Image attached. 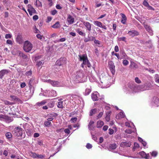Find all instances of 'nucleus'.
<instances>
[{"mask_svg": "<svg viewBox=\"0 0 159 159\" xmlns=\"http://www.w3.org/2000/svg\"><path fill=\"white\" fill-rule=\"evenodd\" d=\"M76 77V79L80 80L81 81H84L87 76L82 71L80 70L77 72Z\"/></svg>", "mask_w": 159, "mask_h": 159, "instance_id": "3", "label": "nucleus"}, {"mask_svg": "<svg viewBox=\"0 0 159 159\" xmlns=\"http://www.w3.org/2000/svg\"><path fill=\"white\" fill-rule=\"evenodd\" d=\"M130 66L133 68H137L138 67L137 64L133 62H131Z\"/></svg>", "mask_w": 159, "mask_h": 159, "instance_id": "32", "label": "nucleus"}, {"mask_svg": "<svg viewBox=\"0 0 159 159\" xmlns=\"http://www.w3.org/2000/svg\"><path fill=\"white\" fill-rule=\"evenodd\" d=\"M120 15L122 16L121 22L123 24H125L126 21L127 19L126 16L123 13H121Z\"/></svg>", "mask_w": 159, "mask_h": 159, "instance_id": "18", "label": "nucleus"}, {"mask_svg": "<svg viewBox=\"0 0 159 159\" xmlns=\"http://www.w3.org/2000/svg\"><path fill=\"white\" fill-rule=\"evenodd\" d=\"M51 95L52 96L56 97L57 95L56 91L54 90H52L51 92Z\"/></svg>", "mask_w": 159, "mask_h": 159, "instance_id": "42", "label": "nucleus"}, {"mask_svg": "<svg viewBox=\"0 0 159 159\" xmlns=\"http://www.w3.org/2000/svg\"><path fill=\"white\" fill-rule=\"evenodd\" d=\"M99 96V93L97 92H95L92 94L91 98L93 101H96L98 100Z\"/></svg>", "mask_w": 159, "mask_h": 159, "instance_id": "8", "label": "nucleus"}, {"mask_svg": "<svg viewBox=\"0 0 159 159\" xmlns=\"http://www.w3.org/2000/svg\"><path fill=\"white\" fill-rule=\"evenodd\" d=\"M109 133L110 134H112L114 133V130L111 129H109Z\"/></svg>", "mask_w": 159, "mask_h": 159, "instance_id": "61", "label": "nucleus"}, {"mask_svg": "<svg viewBox=\"0 0 159 159\" xmlns=\"http://www.w3.org/2000/svg\"><path fill=\"white\" fill-rule=\"evenodd\" d=\"M94 122L93 121L91 120L88 125V129L90 130H93L95 128V126L93 125L94 124Z\"/></svg>", "mask_w": 159, "mask_h": 159, "instance_id": "16", "label": "nucleus"}, {"mask_svg": "<svg viewBox=\"0 0 159 159\" xmlns=\"http://www.w3.org/2000/svg\"><path fill=\"white\" fill-rule=\"evenodd\" d=\"M13 131L14 134L17 136L20 137L24 138L25 136V133L24 130L21 127L18 126L15 127Z\"/></svg>", "mask_w": 159, "mask_h": 159, "instance_id": "1", "label": "nucleus"}, {"mask_svg": "<svg viewBox=\"0 0 159 159\" xmlns=\"http://www.w3.org/2000/svg\"><path fill=\"white\" fill-rule=\"evenodd\" d=\"M51 124V122L48 120L44 122V125L46 126H48L50 125Z\"/></svg>", "mask_w": 159, "mask_h": 159, "instance_id": "49", "label": "nucleus"}, {"mask_svg": "<svg viewBox=\"0 0 159 159\" xmlns=\"http://www.w3.org/2000/svg\"><path fill=\"white\" fill-rule=\"evenodd\" d=\"M32 74L31 70H29L28 71H27L25 73V75L26 76H30Z\"/></svg>", "mask_w": 159, "mask_h": 159, "instance_id": "58", "label": "nucleus"}, {"mask_svg": "<svg viewBox=\"0 0 159 159\" xmlns=\"http://www.w3.org/2000/svg\"><path fill=\"white\" fill-rule=\"evenodd\" d=\"M33 45L29 41H25L24 43L23 49L24 51L26 52H29L33 48Z\"/></svg>", "mask_w": 159, "mask_h": 159, "instance_id": "2", "label": "nucleus"}, {"mask_svg": "<svg viewBox=\"0 0 159 159\" xmlns=\"http://www.w3.org/2000/svg\"><path fill=\"white\" fill-rule=\"evenodd\" d=\"M84 25L86 28L87 30L90 31L91 30V25L90 23L88 22H84Z\"/></svg>", "mask_w": 159, "mask_h": 159, "instance_id": "13", "label": "nucleus"}, {"mask_svg": "<svg viewBox=\"0 0 159 159\" xmlns=\"http://www.w3.org/2000/svg\"><path fill=\"white\" fill-rule=\"evenodd\" d=\"M33 19L34 20H36L38 19V16L37 15H34L33 16Z\"/></svg>", "mask_w": 159, "mask_h": 159, "instance_id": "63", "label": "nucleus"}, {"mask_svg": "<svg viewBox=\"0 0 159 159\" xmlns=\"http://www.w3.org/2000/svg\"><path fill=\"white\" fill-rule=\"evenodd\" d=\"M126 37H125L118 38V40L119 41H125V42H126Z\"/></svg>", "mask_w": 159, "mask_h": 159, "instance_id": "43", "label": "nucleus"}, {"mask_svg": "<svg viewBox=\"0 0 159 159\" xmlns=\"http://www.w3.org/2000/svg\"><path fill=\"white\" fill-rule=\"evenodd\" d=\"M143 4L145 6L148 8L150 10H154L153 8L151 6H150L147 2L146 0L144 1L143 2Z\"/></svg>", "mask_w": 159, "mask_h": 159, "instance_id": "17", "label": "nucleus"}, {"mask_svg": "<svg viewBox=\"0 0 159 159\" xmlns=\"http://www.w3.org/2000/svg\"><path fill=\"white\" fill-rule=\"evenodd\" d=\"M6 115L0 114V119L1 120H4Z\"/></svg>", "mask_w": 159, "mask_h": 159, "instance_id": "62", "label": "nucleus"}, {"mask_svg": "<svg viewBox=\"0 0 159 159\" xmlns=\"http://www.w3.org/2000/svg\"><path fill=\"white\" fill-rule=\"evenodd\" d=\"M3 102L6 105H9L12 104V103L11 102L7 100H4L3 101Z\"/></svg>", "mask_w": 159, "mask_h": 159, "instance_id": "47", "label": "nucleus"}, {"mask_svg": "<svg viewBox=\"0 0 159 159\" xmlns=\"http://www.w3.org/2000/svg\"><path fill=\"white\" fill-rule=\"evenodd\" d=\"M62 102H59L57 103V106L58 108H62L63 107L62 105Z\"/></svg>", "mask_w": 159, "mask_h": 159, "instance_id": "44", "label": "nucleus"}, {"mask_svg": "<svg viewBox=\"0 0 159 159\" xmlns=\"http://www.w3.org/2000/svg\"><path fill=\"white\" fill-rule=\"evenodd\" d=\"M46 102V101L45 100H43L41 102H38L37 103V105L39 106H40L43 105L45 104Z\"/></svg>", "mask_w": 159, "mask_h": 159, "instance_id": "37", "label": "nucleus"}, {"mask_svg": "<svg viewBox=\"0 0 159 159\" xmlns=\"http://www.w3.org/2000/svg\"><path fill=\"white\" fill-rule=\"evenodd\" d=\"M12 37V35L11 34H6L5 38L6 39H10Z\"/></svg>", "mask_w": 159, "mask_h": 159, "instance_id": "48", "label": "nucleus"}, {"mask_svg": "<svg viewBox=\"0 0 159 159\" xmlns=\"http://www.w3.org/2000/svg\"><path fill=\"white\" fill-rule=\"evenodd\" d=\"M76 32L78 33L80 35L82 36H85V34L83 33L82 31L80 30V28H78L76 29Z\"/></svg>", "mask_w": 159, "mask_h": 159, "instance_id": "25", "label": "nucleus"}, {"mask_svg": "<svg viewBox=\"0 0 159 159\" xmlns=\"http://www.w3.org/2000/svg\"><path fill=\"white\" fill-rule=\"evenodd\" d=\"M128 34L130 36L132 37L136 36L139 35V33L136 30H132L129 31Z\"/></svg>", "mask_w": 159, "mask_h": 159, "instance_id": "9", "label": "nucleus"}, {"mask_svg": "<svg viewBox=\"0 0 159 159\" xmlns=\"http://www.w3.org/2000/svg\"><path fill=\"white\" fill-rule=\"evenodd\" d=\"M153 102L156 104H158L159 102L158 98L156 97H154L153 98Z\"/></svg>", "mask_w": 159, "mask_h": 159, "instance_id": "38", "label": "nucleus"}, {"mask_svg": "<svg viewBox=\"0 0 159 159\" xmlns=\"http://www.w3.org/2000/svg\"><path fill=\"white\" fill-rule=\"evenodd\" d=\"M19 55L23 57L24 59H26L27 58V56L23 53L20 52L19 53Z\"/></svg>", "mask_w": 159, "mask_h": 159, "instance_id": "40", "label": "nucleus"}, {"mask_svg": "<svg viewBox=\"0 0 159 159\" xmlns=\"http://www.w3.org/2000/svg\"><path fill=\"white\" fill-rule=\"evenodd\" d=\"M109 65L110 70L112 74L113 75L115 73V66L114 64L112 62H111L110 63H109Z\"/></svg>", "mask_w": 159, "mask_h": 159, "instance_id": "15", "label": "nucleus"}, {"mask_svg": "<svg viewBox=\"0 0 159 159\" xmlns=\"http://www.w3.org/2000/svg\"><path fill=\"white\" fill-rule=\"evenodd\" d=\"M16 42L20 44H21L23 43L22 37L20 34H18L16 38Z\"/></svg>", "mask_w": 159, "mask_h": 159, "instance_id": "7", "label": "nucleus"}, {"mask_svg": "<svg viewBox=\"0 0 159 159\" xmlns=\"http://www.w3.org/2000/svg\"><path fill=\"white\" fill-rule=\"evenodd\" d=\"M67 21L69 24H72L74 22L75 19L70 14L67 15Z\"/></svg>", "mask_w": 159, "mask_h": 159, "instance_id": "10", "label": "nucleus"}, {"mask_svg": "<svg viewBox=\"0 0 159 159\" xmlns=\"http://www.w3.org/2000/svg\"><path fill=\"white\" fill-rule=\"evenodd\" d=\"M77 120V118L76 117H74L71 118L70 121L72 123H74Z\"/></svg>", "mask_w": 159, "mask_h": 159, "instance_id": "57", "label": "nucleus"}, {"mask_svg": "<svg viewBox=\"0 0 159 159\" xmlns=\"http://www.w3.org/2000/svg\"><path fill=\"white\" fill-rule=\"evenodd\" d=\"M134 129V130H131V129H126L125 131V133H127V134H130L132 132H134V131L135 130H136L135 129Z\"/></svg>", "mask_w": 159, "mask_h": 159, "instance_id": "33", "label": "nucleus"}, {"mask_svg": "<svg viewBox=\"0 0 159 159\" xmlns=\"http://www.w3.org/2000/svg\"><path fill=\"white\" fill-rule=\"evenodd\" d=\"M145 89L146 90L149 89L152 87V85L150 83H147L144 84Z\"/></svg>", "mask_w": 159, "mask_h": 159, "instance_id": "24", "label": "nucleus"}, {"mask_svg": "<svg viewBox=\"0 0 159 159\" xmlns=\"http://www.w3.org/2000/svg\"><path fill=\"white\" fill-rule=\"evenodd\" d=\"M151 155L154 157H155L157 156V153L156 151H153L151 153Z\"/></svg>", "mask_w": 159, "mask_h": 159, "instance_id": "50", "label": "nucleus"}, {"mask_svg": "<svg viewBox=\"0 0 159 159\" xmlns=\"http://www.w3.org/2000/svg\"><path fill=\"white\" fill-rule=\"evenodd\" d=\"M60 26V23L59 22L57 21L52 26V27L55 29H57L59 28Z\"/></svg>", "mask_w": 159, "mask_h": 159, "instance_id": "26", "label": "nucleus"}, {"mask_svg": "<svg viewBox=\"0 0 159 159\" xmlns=\"http://www.w3.org/2000/svg\"><path fill=\"white\" fill-rule=\"evenodd\" d=\"M125 116L124 113L122 112H120L116 116V118L117 119H120L123 118Z\"/></svg>", "mask_w": 159, "mask_h": 159, "instance_id": "19", "label": "nucleus"}, {"mask_svg": "<svg viewBox=\"0 0 159 159\" xmlns=\"http://www.w3.org/2000/svg\"><path fill=\"white\" fill-rule=\"evenodd\" d=\"M117 147L116 144L115 143H114L113 144H110L109 146V148L110 149H115Z\"/></svg>", "mask_w": 159, "mask_h": 159, "instance_id": "28", "label": "nucleus"}, {"mask_svg": "<svg viewBox=\"0 0 159 159\" xmlns=\"http://www.w3.org/2000/svg\"><path fill=\"white\" fill-rule=\"evenodd\" d=\"M120 53L122 55V58H127V56L124 50H121L120 51Z\"/></svg>", "mask_w": 159, "mask_h": 159, "instance_id": "29", "label": "nucleus"}, {"mask_svg": "<svg viewBox=\"0 0 159 159\" xmlns=\"http://www.w3.org/2000/svg\"><path fill=\"white\" fill-rule=\"evenodd\" d=\"M91 91V87H89L86 88L85 90V92L84 93V94L85 95H89Z\"/></svg>", "mask_w": 159, "mask_h": 159, "instance_id": "22", "label": "nucleus"}, {"mask_svg": "<svg viewBox=\"0 0 159 159\" xmlns=\"http://www.w3.org/2000/svg\"><path fill=\"white\" fill-rule=\"evenodd\" d=\"M9 70L3 69L0 71V78L2 79L5 75H7L9 72Z\"/></svg>", "mask_w": 159, "mask_h": 159, "instance_id": "12", "label": "nucleus"}, {"mask_svg": "<svg viewBox=\"0 0 159 159\" xmlns=\"http://www.w3.org/2000/svg\"><path fill=\"white\" fill-rule=\"evenodd\" d=\"M131 145V143L130 142H122L120 144V146L123 147L125 148L126 147H130Z\"/></svg>", "mask_w": 159, "mask_h": 159, "instance_id": "11", "label": "nucleus"}, {"mask_svg": "<svg viewBox=\"0 0 159 159\" xmlns=\"http://www.w3.org/2000/svg\"><path fill=\"white\" fill-rule=\"evenodd\" d=\"M104 125V122L101 120L98 121L97 123V128H101Z\"/></svg>", "mask_w": 159, "mask_h": 159, "instance_id": "21", "label": "nucleus"}, {"mask_svg": "<svg viewBox=\"0 0 159 159\" xmlns=\"http://www.w3.org/2000/svg\"><path fill=\"white\" fill-rule=\"evenodd\" d=\"M57 114L54 113H52L49 114V115H48V116L49 117H53L56 116H57Z\"/></svg>", "mask_w": 159, "mask_h": 159, "instance_id": "54", "label": "nucleus"}, {"mask_svg": "<svg viewBox=\"0 0 159 159\" xmlns=\"http://www.w3.org/2000/svg\"><path fill=\"white\" fill-rule=\"evenodd\" d=\"M6 43L8 44L12 45L13 44L12 41L10 40H7Z\"/></svg>", "mask_w": 159, "mask_h": 159, "instance_id": "60", "label": "nucleus"}, {"mask_svg": "<svg viewBox=\"0 0 159 159\" xmlns=\"http://www.w3.org/2000/svg\"><path fill=\"white\" fill-rule=\"evenodd\" d=\"M135 81L138 84L140 83L141 82V80L139 79L138 77H136L135 79Z\"/></svg>", "mask_w": 159, "mask_h": 159, "instance_id": "56", "label": "nucleus"}, {"mask_svg": "<svg viewBox=\"0 0 159 159\" xmlns=\"http://www.w3.org/2000/svg\"><path fill=\"white\" fill-rule=\"evenodd\" d=\"M94 43L96 44L99 47L101 46L102 45L100 42L98 40L95 39L94 41Z\"/></svg>", "mask_w": 159, "mask_h": 159, "instance_id": "39", "label": "nucleus"}, {"mask_svg": "<svg viewBox=\"0 0 159 159\" xmlns=\"http://www.w3.org/2000/svg\"><path fill=\"white\" fill-rule=\"evenodd\" d=\"M93 23L95 25L97 26L98 27H99L100 28L101 27H102V23L98 21H94Z\"/></svg>", "mask_w": 159, "mask_h": 159, "instance_id": "27", "label": "nucleus"}, {"mask_svg": "<svg viewBox=\"0 0 159 159\" xmlns=\"http://www.w3.org/2000/svg\"><path fill=\"white\" fill-rule=\"evenodd\" d=\"M66 58L65 57H61L56 62L57 65L60 66L66 63Z\"/></svg>", "mask_w": 159, "mask_h": 159, "instance_id": "5", "label": "nucleus"}, {"mask_svg": "<svg viewBox=\"0 0 159 159\" xmlns=\"http://www.w3.org/2000/svg\"><path fill=\"white\" fill-rule=\"evenodd\" d=\"M5 136L8 139H9L11 138L12 137V135L9 132H8L6 133L5 134Z\"/></svg>", "mask_w": 159, "mask_h": 159, "instance_id": "30", "label": "nucleus"}, {"mask_svg": "<svg viewBox=\"0 0 159 159\" xmlns=\"http://www.w3.org/2000/svg\"><path fill=\"white\" fill-rule=\"evenodd\" d=\"M115 51L116 52H117L119 51V47L118 46L116 45L115 47Z\"/></svg>", "mask_w": 159, "mask_h": 159, "instance_id": "64", "label": "nucleus"}, {"mask_svg": "<svg viewBox=\"0 0 159 159\" xmlns=\"http://www.w3.org/2000/svg\"><path fill=\"white\" fill-rule=\"evenodd\" d=\"M44 157H45L44 155H42L41 154L39 155L38 154L37 155V158L42 159V158H44Z\"/></svg>", "mask_w": 159, "mask_h": 159, "instance_id": "52", "label": "nucleus"}, {"mask_svg": "<svg viewBox=\"0 0 159 159\" xmlns=\"http://www.w3.org/2000/svg\"><path fill=\"white\" fill-rule=\"evenodd\" d=\"M27 10L30 16H32L33 13H35L36 12V10L33 7L31 8L30 9H28Z\"/></svg>", "mask_w": 159, "mask_h": 159, "instance_id": "23", "label": "nucleus"}, {"mask_svg": "<svg viewBox=\"0 0 159 159\" xmlns=\"http://www.w3.org/2000/svg\"><path fill=\"white\" fill-rule=\"evenodd\" d=\"M4 120L7 123H10L13 121V119L11 117L5 116Z\"/></svg>", "mask_w": 159, "mask_h": 159, "instance_id": "20", "label": "nucleus"}, {"mask_svg": "<svg viewBox=\"0 0 159 159\" xmlns=\"http://www.w3.org/2000/svg\"><path fill=\"white\" fill-rule=\"evenodd\" d=\"M155 81L157 83H159V75L156 74L154 76Z\"/></svg>", "mask_w": 159, "mask_h": 159, "instance_id": "34", "label": "nucleus"}, {"mask_svg": "<svg viewBox=\"0 0 159 159\" xmlns=\"http://www.w3.org/2000/svg\"><path fill=\"white\" fill-rule=\"evenodd\" d=\"M84 41L85 42H87L89 41H91V37L88 36V38H85Z\"/></svg>", "mask_w": 159, "mask_h": 159, "instance_id": "51", "label": "nucleus"}, {"mask_svg": "<svg viewBox=\"0 0 159 159\" xmlns=\"http://www.w3.org/2000/svg\"><path fill=\"white\" fill-rule=\"evenodd\" d=\"M144 27L145 28L146 30L151 35H153V33L152 31L149 26L147 24H145L144 25Z\"/></svg>", "mask_w": 159, "mask_h": 159, "instance_id": "14", "label": "nucleus"}, {"mask_svg": "<svg viewBox=\"0 0 159 159\" xmlns=\"http://www.w3.org/2000/svg\"><path fill=\"white\" fill-rule=\"evenodd\" d=\"M92 147V145L89 143H87L86 145V147L88 149H90Z\"/></svg>", "mask_w": 159, "mask_h": 159, "instance_id": "55", "label": "nucleus"}, {"mask_svg": "<svg viewBox=\"0 0 159 159\" xmlns=\"http://www.w3.org/2000/svg\"><path fill=\"white\" fill-rule=\"evenodd\" d=\"M34 79H31L29 81V87L30 89H31L32 88V84L34 81Z\"/></svg>", "mask_w": 159, "mask_h": 159, "instance_id": "31", "label": "nucleus"}, {"mask_svg": "<svg viewBox=\"0 0 159 159\" xmlns=\"http://www.w3.org/2000/svg\"><path fill=\"white\" fill-rule=\"evenodd\" d=\"M43 63V60L41 61H37V62L36 65L38 66L39 67Z\"/></svg>", "mask_w": 159, "mask_h": 159, "instance_id": "46", "label": "nucleus"}, {"mask_svg": "<svg viewBox=\"0 0 159 159\" xmlns=\"http://www.w3.org/2000/svg\"><path fill=\"white\" fill-rule=\"evenodd\" d=\"M97 111V109H92L90 110V116H92L93 114H95Z\"/></svg>", "mask_w": 159, "mask_h": 159, "instance_id": "36", "label": "nucleus"}, {"mask_svg": "<svg viewBox=\"0 0 159 159\" xmlns=\"http://www.w3.org/2000/svg\"><path fill=\"white\" fill-rule=\"evenodd\" d=\"M66 40V39L65 38H62L59 40H57L56 41L57 42H64Z\"/></svg>", "mask_w": 159, "mask_h": 159, "instance_id": "53", "label": "nucleus"}, {"mask_svg": "<svg viewBox=\"0 0 159 159\" xmlns=\"http://www.w3.org/2000/svg\"><path fill=\"white\" fill-rule=\"evenodd\" d=\"M129 63V61L126 60H123V64L124 66H126Z\"/></svg>", "mask_w": 159, "mask_h": 159, "instance_id": "45", "label": "nucleus"}, {"mask_svg": "<svg viewBox=\"0 0 159 159\" xmlns=\"http://www.w3.org/2000/svg\"><path fill=\"white\" fill-rule=\"evenodd\" d=\"M139 154L140 156H141L142 157H146V159H147V155L146 154L145 152L143 151L141 152H139Z\"/></svg>", "mask_w": 159, "mask_h": 159, "instance_id": "35", "label": "nucleus"}, {"mask_svg": "<svg viewBox=\"0 0 159 159\" xmlns=\"http://www.w3.org/2000/svg\"><path fill=\"white\" fill-rule=\"evenodd\" d=\"M79 60L80 61H83V63L81 64L82 68L84 67V65H86L89 62L86 55L83 54L82 55H79Z\"/></svg>", "mask_w": 159, "mask_h": 159, "instance_id": "4", "label": "nucleus"}, {"mask_svg": "<svg viewBox=\"0 0 159 159\" xmlns=\"http://www.w3.org/2000/svg\"><path fill=\"white\" fill-rule=\"evenodd\" d=\"M30 155L32 157L34 158H37V154L34 152H31L30 153Z\"/></svg>", "mask_w": 159, "mask_h": 159, "instance_id": "41", "label": "nucleus"}, {"mask_svg": "<svg viewBox=\"0 0 159 159\" xmlns=\"http://www.w3.org/2000/svg\"><path fill=\"white\" fill-rule=\"evenodd\" d=\"M47 82L51 84L53 86H58L60 85V83L58 81L49 80H47Z\"/></svg>", "mask_w": 159, "mask_h": 159, "instance_id": "6", "label": "nucleus"}, {"mask_svg": "<svg viewBox=\"0 0 159 159\" xmlns=\"http://www.w3.org/2000/svg\"><path fill=\"white\" fill-rule=\"evenodd\" d=\"M64 132L65 133L67 134H69L70 133V131L69 129H66L64 130Z\"/></svg>", "mask_w": 159, "mask_h": 159, "instance_id": "59", "label": "nucleus"}]
</instances>
